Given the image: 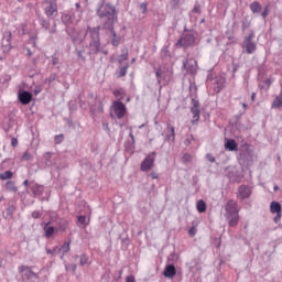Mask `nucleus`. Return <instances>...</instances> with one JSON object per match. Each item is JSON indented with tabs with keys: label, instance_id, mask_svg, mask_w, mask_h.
I'll return each instance as SVG.
<instances>
[{
	"label": "nucleus",
	"instance_id": "nucleus-1",
	"mask_svg": "<svg viewBox=\"0 0 282 282\" xmlns=\"http://www.w3.org/2000/svg\"><path fill=\"white\" fill-rule=\"evenodd\" d=\"M100 19H106L107 28H113L116 21H118V14L116 13V7L111 4H101L97 11Z\"/></svg>",
	"mask_w": 282,
	"mask_h": 282
},
{
	"label": "nucleus",
	"instance_id": "nucleus-2",
	"mask_svg": "<svg viewBox=\"0 0 282 282\" xmlns=\"http://www.w3.org/2000/svg\"><path fill=\"white\" fill-rule=\"evenodd\" d=\"M112 112H110L111 118H117L118 120H122L124 116H127V106L122 104L120 100H116L111 106Z\"/></svg>",
	"mask_w": 282,
	"mask_h": 282
},
{
	"label": "nucleus",
	"instance_id": "nucleus-3",
	"mask_svg": "<svg viewBox=\"0 0 282 282\" xmlns=\"http://www.w3.org/2000/svg\"><path fill=\"white\" fill-rule=\"evenodd\" d=\"M153 166H155V152H152L142 161L140 170L142 173H149Z\"/></svg>",
	"mask_w": 282,
	"mask_h": 282
},
{
	"label": "nucleus",
	"instance_id": "nucleus-4",
	"mask_svg": "<svg viewBox=\"0 0 282 282\" xmlns=\"http://www.w3.org/2000/svg\"><path fill=\"white\" fill-rule=\"evenodd\" d=\"M20 274H22L23 281L34 282L39 279V275L30 269V267L22 265L19 268Z\"/></svg>",
	"mask_w": 282,
	"mask_h": 282
},
{
	"label": "nucleus",
	"instance_id": "nucleus-5",
	"mask_svg": "<svg viewBox=\"0 0 282 282\" xmlns=\"http://www.w3.org/2000/svg\"><path fill=\"white\" fill-rule=\"evenodd\" d=\"M270 213L272 215H276L274 218H273V221L274 224H279V221H281V217H282V207H281V203L279 202H271L270 204Z\"/></svg>",
	"mask_w": 282,
	"mask_h": 282
},
{
	"label": "nucleus",
	"instance_id": "nucleus-6",
	"mask_svg": "<svg viewBox=\"0 0 282 282\" xmlns=\"http://www.w3.org/2000/svg\"><path fill=\"white\" fill-rule=\"evenodd\" d=\"M226 216L239 215V205L236 200L229 199L225 206Z\"/></svg>",
	"mask_w": 282,
	"mask_h": 282
},
{
	"label": "nucleus",
	"instance_id": "nucleus-7",
	"mask_svg": "<svg viewBox=\"0 0 282 282\" xmlns=\"http://www.w3.org/2000/svg\"><path fill=\"white\" fill-rule=\"evenodd\" d=\"M242 50L247 54H254L257 52V44L252 41V37H246L242 43Z\"/></svg>",
	"mask_w": 282,
	"mask_h": 282
},
{
	"label": "nucleus",
	"instance_id": "nucleus-8",
	"mask_svg": "<svg viewBox=\"0 0 282 282\" xmlns=\"http://www.w3.org/2000/svg\"><path fill=\"white\" fill-rule=\"evenodd\" d=\"M250 195H252V189H250L248 185H240L238 187V194H237L238 199H248Z\"/></svg>",
	"mask_w": 282,
	"mask_h": 282
},
{
	"label": "nucleus",
	"instance_id": "nucleus-9",
	"mask_svg": "<svg viewBox=\"0 0 282 282\" xmlns=\"http://www.w3.org/2000/svg\"><path fill=\"white\" fill-rule=\"evenodd\" d=\"M44 14L48 18L56 17V14H58V7L56 3L50 2V4L44 9Z\"/></svg>",
	"mask_w": 282,
	"mask_h": 282
},
{
	"label": "nucleus",
	"instance_id": "nucleus-10",
	"mask_svg": "<svg viewBox=\"0 0 282 282\" xmlns=\"http://www.w3.org/2000/svg\"><path fill=\"white\" fill-rule=\"evenodd\" d=\"M177 274V270L175 269V265L167 264L163 271V276L166 279H173Z\"/></svg>",
	"mask_w": 282,
	"mask_h": 282
},
{
	"label": "nucleus",
	"instance_id": "nucleus-11",
	"mask_svg": "<svg viewBox=\"0 0 282 282\" xmlns=\"http://www.w3.org/2000/svg\"><path fill=\"white\" fill-rule=\"evenodd\" d=\"M19 100L22 105H30L32 102V95L30 91H23L19 95Z\"/></svg>",
	"mask_w": 282,
	"mask_h": 282
},
{
	"label": "nucleus",
	"instance_id": "nucleus-12",
	"mask_svg": "<svg viewBox=\"0 0 282 282\" xmlns=\"http://www.w3.org/2000/svg\"><path fill=\"white\" fill-rule=\"evenodd\" d=\"M90 50H91L93 54H98V52H100V39L99 37H95L90 42Z\"/></svg>",
	"mask_w": 282,
	"mask_h": 282
},
{
	"label": "nucleus",
	"instance_id": "nucleus-13",
	"mask_svg": "<svg viewBox=\"0 0 282 282\" xmlns=\"http://www.w3.org/2000/svg\"><path fill=\"white\" fill-rule=\"evenodd\" d=\"M226 219L228 220L229 226L235 228V226H238L239 224V214H232V215L226 216Z\"/></svg>",
	"mask_w": 282,
	"mask_h": 282
},
{
	"label": "nucleus",
	"instance_id": "nucleus-14",
	"mask_svg": "<svg viewBox=\"0 0 282 282\" xmlns=\"http://www.w3.org/2000/svg\"><path fill=\"white\" fill-rule=\"evenodd\" d=\"M44 232H45L46 239H50L56 232V228H54L53 226H50V223H46L44 226Z\"/></svg>",
	"mask_w": 282,
	"mask_h": 282
},
{
	"label": "nucleus",
	"instance_id": "nucleus-15",
	"mask_svg": "<svg viewBox=\"0 0 282 282\" xmlns=\"http://www.w3.org/2000/svg\"><path fill=\"white\" fill-rule=\"evenodd\" d=\"M62 22L65 25H72V23H74V17L69 13H63L62 14Z\"/></svg>",
	"mask_w": 282,
	"mask_h": 282
},
{
	"label": "nucleus",
	"instance_id": "nucleus-16",
	"mask_svg": "<svg viewBox=\"0 0 282 282\" xmlns=\"http://www.w3.org/2000/svg\"><path fill=\"white\" fill-rule=\"evenodd\" d=\"M282 107V91L274 98L272 109H281Z\"/></svg>",
	"mask_w": 282,
	"mask_h": 282
},
{
	"label": "nucleus",
	"instance_id": "nucleus-17",
	"mask_svg": "<svg viewBox=\"0 0 282 282\" xmlns=\"http://www.w3.org/2000/svg\"><path fill=\"white\" fill-rule=\"evenodd\" d=\"M237 141H235L234 139L227 140L225 144V149H227L228 151H237Z\"/></svg>",
	"mask_w": 282,
	"mask_h": 282
},
{
	"label": "nucleus",
	"instance_id": "nucleus-18",
	"mask_svg": "<svg viewBox=\"0 0 282 282\" xmlns=\"http://www.w3.org/2000/svg\"><path fill=\"white\" fill-rule=\"evenodd\" d=\"M250 10L253 12V14H259L261 12V3L254 1L250 4Z\"/></svg>",
	"mask_w": 282,
	"mask_h": 282
},
{
	"label": "nucleus",
	"instance_id": "nucleus-19",
	"mask_svg": "<svg viewBox=\"0 0 282 282\" xmlns=\"http://www.w3.org/2000/svg\"><path fill=\"white\" fill-rule=\"evenodd\" d=\"M6 191H10L11 193H17L18 188L13 181H9L6 183Z\"/></svg>",
	"mask_w": 282,
	"mask_h": 282
},
{
	"label": "nucleus",
	"instance_id": "nucleus-20",
	"mask_svg": "<svg viewBox=\"0 0 282 282\" xmlns=\"http://www.w3.org/2000/svg\"><path fill=\"white\" fill-rule=\"evenodd\" d=\"M69 245H70L69 241H65L63 246L59 248V250L63 252V256L61 257V259H64V256L67 254V252H69L70 250Z\"/></svg>",
	"mask_w": 282,
	"mask_h": 282
},
{
	"label": "nucleus",
	"instance_id": "nucleus-21",
	"mask_svg": "<svg viewBox=\"0 0 282 282\" xmlns=\"http://www.w3.org/2000/svg\"><path fill=\"white\" fill-rule=\"evenodd\" d=\"M196 209L199 213H206V202H204V199L198 200L196 204Z\"/></svg>",
	"mask_w": 282,
	"mask_h": 282
},
{
	"label": "nucleus",
	"instance_id": "nucleus-22",
	"mask_svg": "<svg viewBox=\"0 0 282 282\" xmlns=\"http://www.w3.org/2000/svg\"><path fill=\"white\" fill-rule=\"evenodd\" d=\"M166 129L170 130L171 135L167 137V140H171L172 142H175V127L167 124Z\"/></svg>",
	"mask_w": 282,
	"mask_h": 282
},
{
	"label": "nucleus",
	"instance_id": "nucleus-23",
	"mask_svg": "<svg viewBox=\"0 0 282 282\" xmlns=\"http://www.w3.org/2000/svg\"><path fill=\"white\" fill-rule=\"evenodd\" d=\"M181 162L183 164H188L189 162H193V155H191L188 153L183 154Z\"/></svg>",
	"mask_w": 282,
	"mask_h": 282
},
{
	"label": "nucleus",
	"instance_id": "nucleus-24",
	"mask_svg": "<svg viewBox=\"0 0 282 282\" xmlns=\"http://www.w3.org/2000/svg\"><path fill=\"white\" fill-rule=\"evenodd\" d=\"M88 34H90V36H98V34H100V26H96V28H88Z\"/></svg>",
	"mask_w": 282,
	"mask_h": 282
},
{
	"label": "nucleus",
	"instance_id": "nucleus-25",
	"mask_svg": "<svg viewBox=\"0 0 282 282\" xmlns=\"http://www.w3.org/2000/svg\"><path fill=\"white\" fill-rule=\"evenodd\" d=\"M115 98H118V100H122L124 98V89H118L113 91Z\"/></svg>",
	"mask_w": 282,
	"mask_h": 282
},
{
	"label": "nucleus",
	"instance_id": "nucleus-26",
	"mask_svg": "<svg viewBox=\"0 0 282 282\" xmlns=\"http://www.w3.org/2000/svg\"><path fill=\"white\" fill-rule=\"evenodd\" d=\"M13 174L11 171H6L4 173L0 174V180L6 181V180H12Z\"/></svg>",
	"mask_w": 282,
	"mask_h": 282
},
{
	"label": "nucleus",
	"instance_id": "nucleus-27",
	"mask_svg": "<svg viewBox=\"0 0 282 282\" xmlns=\"http://www.w3.org/2000/svg\"><path fill=\"white\" fill-rule=\"evenodd\" d=\"M186 41H188V37L182 36V37L178 40V42H177L176 45H178V46H181V47H188V43H187Z\"/></svg>",
	"mask_w": 282,
	"mask_h": 282
},
{
	"label": "nucleus",
	"instance_id": "nucleus-28",
	"mask_svg": "<svg viewBox=\"0 0 282 282\" xmlns=\"http://www.w3.org/2000/svg\"><path fill=\"white\" fill-rule=\"evenodd\" d=\"M129 58V51H122V54L119 56V63H124Z\"/></svg>",
	"mask_w": 282,
	"mask_h": 282
},
{
	"label": "nucleus",
	"instance_id": "nucleus-29",
	"mask_svg": "<svg viewBox=\"0 0 282 282\" xmlns=\"http://www.w3.org/2000/svg\"><path fill=\"white\" fill-rule=\"evenodd\" d=\"M58 252H61V247H55L53 249H48L46 248V254H58Z\"/></svg>",
	"mask_w": 282,
	"mask_h": 282
},
{
	"label": "nucleus",
	"instance_id": "nucleus-30",
	"mask_svg": "<svg viewBox=\"0 0 282 282\" xmlns=\"http://www.w3.org/2000/svg\"><path fill=\"white\" fill-rule=\"evenodd\" d=\"M89 263V256L82 254L80 256V265H87Z\"/></svg>",
	"mask_w": 282,
	"mask_h": 282
},
{
	"label": "nucleus",
	"instance_id": "nucleus-31",
	"mask_svg": "<svg viewBox=\"0 0 282 282\" xmlns=\"http://www.w3.org/2000/svg\"><path fill=\"white\" fill-rule=\"evenodd\" d=\"M127 69H129V65H126V66L120 68L119 78H122V77L127 76Z\"/></svg>",
	"mask_w": 282,
	"mask_h": 282
},
{
	"label": "nucleus",
	"instance_id": "nucleus-32",
	"mask_svg": "<svg viewBox=\"0 0 282 282\" xmlns=\"http://www.w3.org/2000/svg\"><path fill=\"white\" fill-rule=\"evenodd\" d=\"M78 224H80L82 226H87L89 223H87V217L85 216H78Z\"/></svg>",
	"mask_w": 282,
	"mask_h": 282
},
{
	"label": "nucleus",
	"instance_id": "nucleus-33",
	"mask_svg": "<svg viewBox=\"0 0 282 282\" xmlns=\"http://www.w3.org/2000/svg\"><path fill=\"white\" fill-rule=\"evenodd\" d=\"M269 14H270V6H267L264 8V11L261 13V17L262 19H267Z\"/></svg>",
	"mask_w": 282,
	"mask_h": 282
},
{
	"label": "nucleus",
	"instance_id": "nucleus-34",
	"mask_svg": "<svg viewBox=\"0 0 282 282\" xmlns=\"http://www.w3.org/2000/svg\"><path fill=\"white\" fill-rule=\"evenodd\" d=\"M149 8V3L143 2L140 4V10L142 11L143 14H147V10Z\"/></svg>",
	"mask_w": 282,
	"mask_h": 282
},
{
	"label": "nucleus",
	"instance_id": "nucleus-35",
	"mask_svg": "<svg viewBox=\"0 0 282 282\" xmlns=\"http://www.w3.org/2000/svg\"><path fill=\"white\" fill-rule=\"evenodd\" d=\"M188 235L189 237H195V235H197V227L195 226L191 227L188 230Z\"/></svg>",
	"mask_w": 282,
	"mask_h": 282
},
{
	"label": "nucleus",
	"instance_id": "nucleus-36",
	"mask_svg": "<svg viewBox=\"0 0 282 282\" xmlns=\"http://www.w3.org/2000/svg\"><path fill=\"white\" fill-rule=\"evenodd\" d=\"M66 272H68V270H72V272H74V274L76 273V264H66Z\"/></svg>",
	"mask_w": 282,
	"mask_h": 282
},
{
	"label": "nucleus",
	"instance_id": "nucleus-37",
	"mask_svg": "<svg viewBox=\"0 0 282 282\" xmlns=\"http://www.w3.org/2000/svg\"><path fill=\"white\" fill-rule=\"evenodd\" d=\"M199 115L200 113H193L192 124H197V122H199Z\"/></svg>",
	"mask_w": 282,
	"mask_h": 282
},
{
	"label": "nucleus",
	"instance_id": "nucleus-38",
	"mask_svg": "<svg viewBox=\"0 0 282 282\" xmlns=\"http://www.w3.org/2000/svg\"><path fill=\"white\" fill-rule=\"evenodd\" d=\"M22 160H25L26 162L32 160V154L30 152H24L22 155Z\"/></svg>",
	"mask_w": 282,
	"mask_h": 282
},
{
	"label": "nucleus",
	"instance_id": "nucleus-39",
	"mask_svg": "<svg viewBox=\"0 0 282 282\" xmlns=\"http://www.w3.org/2000/svg\"><path fill=\"white\" fill-rule=\"evenodd\" d=\"M155 74H156V78H158L159 83H162V70H161V69H158V70L155 72Z\"/></svg>",
	"mask_w": 282,
	"mask_h": 282
},
{
	"label": "nucleus",
	"instance_id": "nucleus-40",
	"mask_svg": "<svg viewBox=\"0 0 282 282\" xmlns=\"http://www.w3.org/2000/svg\"><path fill=\"white\" fill-rule=\"evenodd\" d=\"M112 45H115V47H118V45H120V37H113Z\"/></svg>",
	"mask_w": 282,
	"mask_h": 282
},
{
	"label": "nucleus",
	"instance_id": "nucleus-41",
	"mask_svg": "<svg viewBox=\"0 0 282 282\" xmlns=\"http://www.w3.org/2000/svg\"><path fill=\"white\" fill-rule=\"evenodd\" d=\"M41 215H42L41 212H36V210H35V212L32 213L33 219H39V218H41Z\"/></svg>",
	"mask_w": 282,
	"mask_h": 282
},
{
	"label": "nucleus",
	"instance_id": "nucleus-42",
	"mask_svg": "<svg viewBox=\"0 0 282 282\" xmlns=\"http://www.w3.org/2000/svg\"><path fill=\"white\" fill-rule=\"evenodd\" d=\"M55 142H56V144H61V142H63V134L56 135Z\"/></svg>",
	"mask_w": 282,
	"mask_h": 282
},
{
	"label": "nucleus",
	"instance_id": "nucleus-43",
	"mask_svg": "<svg viewBox=\"0 0 282 282\" xmlns=\"http://www.w3.org/2000/svg\"><path fill=\"white\" fill-rule=\"evenodd\" d=\"M192 107L199 108V101L196 99H192Z\"/></svg>",
	"mask_w": 282,
	"mask_h": 282
},
{
	"label": "nucleus",
	"instance_id": "nucleus-44",
	"mask_svg": "<svg viewBox=\"0 0 282 282\" xmlns=\"http://www.w3.org/2000/svg\"><path fill=\"white\" fill-rule=\"evenodd\" d=\"M191 112H192V113H202V111L199 110V108H195V107H192V108H191Z\"/></svg>",
	"mask_w": 282,
	"mask_h": 282
},
{
	"label": "nucleus",
	"instance_id": "nucleus-45",
	"mask_svg": "<svg viewBox=\"0 0 282 282\" xmlns=\"http://www.w3.org/2000/svg\"><path fill=\"white\" fill-rule=\"evenodd\" d=\"M126 282H135V276L133 275L127 276Z\"/></svg>",
	"mask_w": 282,
	"mask_h": 282
},
{
	"label": "nucleus",
	"instance_id": "nucleus-46",
	"mask_svg": "<svg viewBox=\"0 0 282 282\" xmlns=\"http://www.w3.org/2000/svg\"><path fill=\"white\" fill-rule=\"evenodd\" d=\"M206 159L208 160V162H215V156H213L212 154H207Z\"/></svg>",
	"mask_w": 282,
	"mask_h": 282
},
{
	"label": "nucleus",
	"instance_id": "nucleus-47",
	"mask_svg": "<svg viewBox=\"0 0 282 282\" xmlns=\"http://www.w3.org/2000/svg\"><path fill=\"white\" fill-rule=\"evenodd\" d=\"M149 177H151L152 180H158V174L155 172H152L149 174Z\"/></svg>",
	"mask_w": 282,
	"mask_h": 282
},
{
	"label": "nucleus",
	"instance_id": "nucleus-48",
	"mask_svg": "<svg viewBox=\"0 0 282 282\" xmlns=\"http://www.w3.org/2000/svg\"><path fill=\"white\" fill-rule=\"evenodd\" d=\"M17 144H19V140H17L15 138H13V139L11 140V145H12V147H17Z\"/></svg>",
	"mask_w": 282,
	"mask_h": 282
},
{
	"label": "nucleus",
	"instance_id": "nucleus-49",
	"mask_svg": "<svg viewBox=\"0 0 282 282\" xmlns=\"http://www.w3.org/2000/svg\"><path fill=\"white\" fill-rule=\"evenodd\" d=\"M23 186L29 187V186H30V181L25 180V181L23 182Z\"/></svg>",
	"mask_w": 282,
	"mask_h": 282
},
{
	"label": "nucleus",
	"instance_id": "nucleus-50",
	"mask_svg": "<svg viewBox=\"0 0 282 282\" xmlns=\"http://www.w3.org/2000/svg\"><path fill=\"white\" fill-rule=\"evenodd\" d=\"M254 98H257V94H256V93H252V95H251V100H252V102H254Z\"/></svg>",
	"mask_w": 282,
	"mask_h": 282
},
{
	"label": "nucleus",
	"instance_id": "nucleus-51",
	"mask_svg": "<svg viewBox=\"0 0 282 282\" xmlns=\"http://www.w3.org/2000/svg\"><path fill=\"white\" fill-rule=\"evenodd\" d=\"M265 83H267L268 87H270V85H272V79H267Z\"/></svg>",
	"mask_w": 282,
	"mask_h": 282
},
{
	"label": "nucleus",
	"instance_id": "nucleus-52",
	"mask_svg": "<svg viewBox=\"0 0 282 282\" xmlns=\"http://www.w3.org/2000/svg\"><path fill=\"white\" fill-rule=\"evenodd\" d=\"M58 230H59L61 232H65V227H59Z\"/></svg>",
	"mask_w": 282,
	"mask_h": 282
},
{
	"label": "nucleus",
	"instance_id": "nucleus-53",
	"mask_svg": "<svg viewBox=\"0 0 282 282\" xmlns=\"http://www.w3.org/2000/svg\"><path fill=\"white\" fill-rule=\"evenodd\" d=\"M273 191H279V185H275L274 187H273Z\"/></svg>",
	"mask_w": 282,
	"mask_h": 282
},
{
	"label": "nucleus",
	"instance_id": "nucleus-54",
	"mask_svg": "<svg viewBox=\"0 0 282 282\" xmlns=\"http://www.w3.org/2000/svg\"><path fill=\"white\" fill-rule=\"evenodd\" d=\"M75 6L77 10L80 8V3H76Z\"/></svg>",
	"mask_w": 282,
	"mask_h": 282
},
{
	"label": "nucleus",
	"instance_id": "nucleus-55",
	"mask_svg": "<svg viewBox=\"0 0 282 282\" xmlns=\"http://www.w3.org/2000/svg\"><path fill=\"white\" fill-rule=\"evenodd\" d=\"M130 138L131 140H133V132H130Z\"/></svg>",
	"mask_w": 282,
	"mask_h": 282
},
{
	"label": "nucleus",
	"instance_id": "nucleus-56",
	"mask_svg": "<svg viewBox=\"0 0 282 282\" xmlns=\"http://www.w3.org/2000/svg\"><path fill=\"white\" fill-rule=\"evenodd\" d=\"M194 12H198V9H197V7H195V8H194Z\"/></svg>",
	"mask_w": 282,
	"mask_h": 282
},
{
	"label": "nucleus",
	"instance_id": "nucleus-57",
	"mask_svg": "<svg viewBox=\"0 0 282 282\" xmlns=\"http://www.w3.org/2000/svg\"><path fill=\"white\" fill-rule=\"evenodd\" d=\"M78 56H79V58H83V55L80 54V52L78 53Z\"/></svg>",
	"mask_w": 282,
	"mask_h": 282
},
{
	"label": "nucleus",
	"instance_id": "nucleus-58",
	"mask_svg": "<svg viewBox=\"0 0 282 282\" xmlns=\"http://www.w3.org/2000/svg\"><path fill=\"white\" fill-rule=\"evenodd\" d=\"M102 53H104L105 55H107V54H108V52H107V51H104Z\"/></svg>",
	"mask_w": 282,
	"mask_h": 282
},
{
	"label": "nucleus",
	"instance_id": "nucleus-59",
	"mask_svg": "<svg viewBox=\"0 0 282 282\" xmlns=\"http://www.w3.org/2000/svg\"><path fill=\"white\" fill-rule=\"evenodd\" d=\"M132 63H135V58H132Z\"/></svg>",
	"mask_w": 282,
	"mask_h": 282
},
{
	"label": "nucleus",
	"instance_id": "nucleus-60",
	"mask_svg": "<svg viewBox=\"0 0 282 282\" xmlns=\"http://www.w3.org/2000/svg\"><path fill=\"white\" fill-rule=\"evenodd\" d=\"M243 107H247V105H246V104H243Z\"/></svg>",
	"mask_w": 282,
	"mask_h": 282
}]
</instances>
